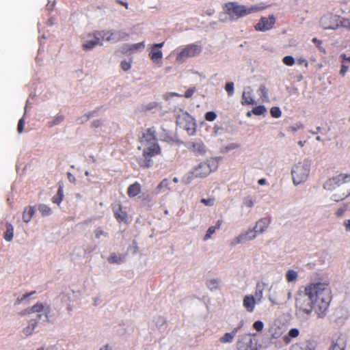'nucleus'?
<instances>
[{
	"mask_svg": "<svg viewBox=\"0 0 350 350\" xmlns=\"http://www.w3.org/2000/svg\"><path fill=\"white\" fill-rule=\"evenodd\" d=\"M94 235L97 239H105L109 237L108 232L104 230L100 227H98L95 229Z\"/></svg>",
	"mask_w": 350,
	"mask_h": 350,
	"instance_id": "nucleus-32",
	"label": "nucleus"
},
{
	"mask_svg": "<svg viewBox=\"0 0 350 350\" xmlns=\"http://www.w3.org/2000/svg\"><path fill=\"white\" fill-rule=\"evenodd\" d=\"M152 323L157 329H161L165 324V319L162 316L157 315L153 317Z\"/></svg>",
	"mask_w": 350,
	"mask_h": 350,
	"instance_id": "nucleus-29",
	"label": "nucleus"
},
{
	"mask_svg": "<svg viewBox=\"0 0 350 350\" xmlns=\"http://www.w3.org/2000/svg\"><path fill=\"white\" fill-rule=\"evenodd\" d=\"M238 148H239V145L238 144L232 143V144H230L226 146L224 148V149H225L226 152H228V151H230V150H235V149H237Z\"/></svg>",
	"mask_w": 350,
	"mask_h": 350,
	"instance_id": "nucleus-54",
	"label": "nucleus"
},
{
	"mask_svg": "<svg viewBox=\"0 0 350 350\" xmlns=\"http://www.w3.org/2000/svg\"><path fill=\"white\" fill-rule=\"evenodd\" d=\"M64 197V191L62 187H59L57 193L55 196H54L52 198V201L53 203L59 205L62 201L63 200Z\"/></svg>",
	"mask_w": 350,
	"mask_h": 350,
	"instance_id": "nucleus-33",
	"label": "nucleus"
},
{
	"mask_svg": "<svg viewBox=\"0 0 350 350\" xmlns=\"http://www.w3.org/2000/svg\"><path fill=\"white\" fill-rule=\"evenodd\" d=\"M331 301V291L325 282L313 283L300 289L295 297L297 314L308 318L314 310L319 317L325 315Z\"/></svg>",
	"mask_w": 350,
	"mask_h": 350,
	"instance_id": "nucleus-1",
	"label": "nucleus"
},
{
	"mask_svg": "<svg viewBox=\"0 0 350 350\" xmlns=\"http://www.w3.org/2000/svg\"><path fill=\"white\" fill-rule=\"evenodd\" d=\"M34 213H35V210L33 206H27L24 209V211L23 213V221L25 223H29L31 221Z\"/></svg>",
	"mask_w": 350,
	"mask_h": 350,
	"instance_id": "nucleus-23",
	"label": "nucleus"
},
{
	"mask_svg": "<svg viewBox=\"0 0 350 350\" xmlns=\"http://www.w3.org/2000/svg\"><path fill=\"white\" fill-rule=\"evenodd\" d=\"M138 149L142 150V157L139 158L138 163L143 167H148L150 165L151 158L160 152L157 140L155 137V129L152 127L147 130L140 140V146Z\"/></svg>",
	"mask_w": 350,
	"mask_h": 350,
	"instance_id": "nucleus-2",
	"label": "nucleus"
},
{
	"mask_svg": "<svg viewBox=\"0 0 350 350\" xmlns=\"http://www.w3.org/2000/svg\"><path fill=\"white\" fill-rule=\"evenodd\" d=\"M173 96H179V97H181L182 95L181 94H178L177 93H174V92H168V93H166L163 95V97L165 100H170Z\"/></svg>",
	"mask_w": 350,
	"mask_h": 350,
	"instance_id": "nucleus-55",
	"label": "nucleus"
},
{
	"mask_svg": "<svg viewBox=\"0 0 350 350\" xmlns=\"http://www.w3.org/2000/svg\"><path fill=\"white\" fill-rule=\"evenodd\" d=\"M237 350H258V340L250 334L239 336L237 344Z\"/></svg>",
	"mask_w": 350,
	"mask_h": 350,
	"instance_id": "nucleus-11",
	"label": "nucleus"
},
{
	"mask_svg": "<svg viewBox=\"0 0 350 350\" xmlns=\"http://www.w3.org/2000/svg\"><path fill=\"white\" fill-rule=\"evenodd\" d=\"M67 176H68V179L70 183H75L76 179H75V176L70 172L67 173Z\"/></svg>",
	"mask_w": 350,
	"mask_h": 350,
	"instance_id": "nucleus-61",
	"label": "nucleus"
},
{
	"mask_svg": "<svg viewBox=\"0 0 350 350\" xmlns=\"http://www.w3.org/2000/svg\"><path fill=\"white\" fill-rule=\"evenodd\" d=\"M258 95L262 98V102L269 101L268 92L264 85H261L258 90Z\"/></svg>",
	"mask_w": 350,
	"mask_h": 350,
	"instance_id": "nucleus-37",
	"label": "nucleus"
},
{
	"mask_svg": "<svg viewBox=\"0 0 350 350\" xmlns=\"http://www.w3.org/2000/svg\"><path fill=\"white\" fill-rule=\"evenodd\" d=\"M246 242H248V241L245 234L242 232L231 240L230 245L234 246L238 244L245 243Z\"/></svg>",
	"mask_w": 350,
	"mask_h": 350,
	"instance_id": "nucleus-30",
	"label": "nucleus"
},
{
	"mask_svg": "<svg viewBox=\"0 0 350 350\" xmlns=\"http://www.w3.org/2000/svg\"><path fill=\"white\" fill-rule=\"evenodd\" d=\"M195 88H191V89H189L187 90L185 93V96L186 98H190L192 96V95L193 94V93L195 92Z\"/></svg>",
	"mask_w": 350,
	"mask_h": 350,
	"instance_id": "nucleus-60",
	"label": "nucleus"
},
{
	"mask_svg": "<svg viewBox=\"0 0 350 350\" xmlns=\"http://www.w3.org/2000/svg\"><path fill=\"white\" fill-rule=\"evenodd\" d=\"M24 124L25 120L24 118H22L21 119L19 120L17 126V131L19 133H21L23 131Z\"/></svg>",
	"mask_w": 350,
	"mask_h": 350,
	"instance_id": "nucleus-56",
	"label": "nucleus"
},
{
	"mask_svg": "<svg viewBox=\"0 0 350 350\" xmlns=\"http://www.w3.org/2000/svg\"><path fill=\"white\" fill-rule=\"evenodd\" d=\"M255 100L252 97V90L250 87H246L243 90L241 98L242 105H253Z\"/></svg>",
	"mask_w": 350,
	"mask_h": 350,
	"instance_id": "nucleus-19",
	"label": "nucleus"
},
{
	"mask_svg": "<svg viewBox=\"0 0 350 350\" xmlns=\"http://www.w3.org/2000/svg\"><path fill=\"white\" fill-rule=\"evenodd\" d=\"M176 123L180 128L185 129L189 135H193L196 133V121L187 112L180 111L176 116Z\"/></svg>",
	"mask_w": 350,
	"mask_h": 350,
	"instance_id": "nucleus-9",
	"label": "nucleus"
},
{
	"mask_svg": "<svg viewBox=\"0 0 350 350\" xmlns=\"http://www.w3.org/2000/svg\"><path fill=\"white\" fill-rule=\"evenodd\" d=\"M103 42L97 36L96 32L89 33L86 37L83 39V48L85 50H91L96 46H101Z\"/></svg>",
	"mask_w": 350,
	"mask_h": 350,
	"instance_id": "nucleus-14",
	"label": "nucleus"
},
{
	"mask_svg": "<svg viewBox=\"0 0 350 350\" xmlns=\"http://www.w3.org/2000/svg\"><path fill=\"white\" fill-rule=\"evenodd\" d=\"M266 111L267 109L263 105L256 107L253 108L252 111V112L256 116L263 115Z\"/></svg>",
	"mask_w": 350,
	"mask_h": 350,
	"instance_id": "nucleus-40",
	"label": "nucleus"
},
{
	"mask_svg": "<svg viewBox=\"0 0 350 350\" xmlns=\"http://www.w3.org/2000/svg\"><path fill=\"white\" fill-rule=\"evenodd\" d=\"M312 165V161L308 159L299 161L295 164L291 169L293 183L298 185L307 180Z\"/></svg>",
	"mask_w": 350,
	"mask_h": 350,
	"instance_id": "nucleus-5",
	"label": "nucleus"
},
{
	"mask_svg": "<svg viewBox=\"0 0 350 350\" xmlns=\"http://www.w3.org/2000/svg\"><path fill=\"white\" fill-rule=\"evenodd\" d=\"M291 297L292 293L290 290L278 286H271L268 295V299L271 304L278 306L286 304Z\"/></svg>",
	"mask_w": 350,
	"mask_h": 350,
	"instance_id": "nucleus-6",
	"label": "nucleus"
},
{
	"mask_svg": "<svg viewBox=\"0 0 350 350\" xmlns=\"http://www.w3.org/2000/svg\"><path fill=\"white\" fill-rule=\"evenodd\" d=\"M113 213L116 218L119 221H123L125 220L126 217V214L124 211H123L120 207V206L117 205L113 207Z\"/></svg>",
	"mask_w": 350,
	"mask_h": 350,
	"instance_id": "nucleus-26",
	"label": "nucleus"
},
{
	"mask_svg": "<svg viewBox=\"0 0 350 350\" xmlns=\"http://www.w3.org/2000/svg\"><path fill=\"white\" fill-rule=\"evenodd\" d=\"M275 22V19L272 15L268 17H262L260 21L255 25V29L260 31H268L273 27Z\"/></svg>",
	"mask_w": 350,
	"mask_h": 350,
	"instance_id": "nucleus-15",
	"label": "nucleus"
},
{
	"mask_svg": "<svg viewBox=\"0 0 350 350\" xmlns=\"http://www.w3.org/2000/svg\"><path fill=\"white\" fill-rule=\"evenodd\" d=\"M282 62L284 64L289 66H293L295 63L294 58L292 56H285Z\"/></svg>",
	"mask_w": 350,
	"mask_h": 350,
	"instance_id": "nucleus-49",
	"label": "nucleus"
},
{
	"mask_svg": "<svg viewBox=\"0 0 350 350\" xmlns=\"http://www.w3.org/2000/svg\"><path fill=\"white\" fill-rule=\"evenodd\" d=\"M128 37L129 34L124 31H112L113 42L126 40Z\"/></svg>",
	"mask_w": 350,
	"mask_h": 350,
	"instance_id": "nucleus-28",
	"label": "nucleus"
},
{
	"mask_svg": "<svg viewBox=\"0 0 350 350\" xmlns=\"http://www.w3.org/2000/svg\"><path fill=\"white\" fill-rule=\"evenodd\" d=\"M193 151L202 152L204 151V146L202 143H196L192 146Z\"/></svg>",
	"mask_w": 350,
	"mask_h": 350,
	"instance_id": "nucleus-48",
	"label": "nucleus"
},
{
	"mask_svg": "<svg viewBox=\"0 0 350 350\" xmlns=\"http://www.w3.org/2000/svg\"><path fill=\"white\" fill-rule=\"evenodd\" d=\"M288 334L292 338H297L299 334V331L298 329L297 328H292L288 332Z\"/></svg>",
	"mask_w": 350,
	"mask_h": 350,
	"instance_id": "nucleus-53",
	"label": "nucleus"
},
{
	"mask_svg": "<svg viewBox=\"0 0 350 350\" xmlns=\"http://www.w3.org/2000/svg\"><path fill=\"white\" fill-rule=\"evenodd\" d=\"M264 327V324L262 321H256L253 324V327L255 329L257 332H260L262 330Z\"/></svg>",
	"mask_w": 350,
	"mask_h": 350,
	"instance_id": "nucleus-52",
	"label": "nucleus"
},
{
	"mask_svg": "<svg viewBox=\"0 0 350 350\" xmlns=\"http://www.w3.org/2000/svg\"><path fill=\"white\" fill-rule=\"evenodd\" d=\"M51 308L48 305L38 303L31 308L26 309L19 313L21 316H31L38 321L40 320H48Z\"/></svg>",
	"mask_w": 350,
	"mask_h": 350,
	"instance_id": "nucleus-7",
	"label": "nucleus"
},
{
	"mask_svg": "<svg viewBox=\"0 0 350 350\" xmlns=\"http://www.w3.org/2000/svg\"><path fill=\"white\" fill-rule=\"evenodd\" d=\"M292 338L287 334V335H285L283 336L282 340L284 342L285 344L288 345L291 342Z\"/></svg>",
	"mask_w": 350,
	"mask_h": 350,
	"instance_id": "nucleus-62",
	"label": "nucleus"
},
{
	"mask_svg": "<svg viewBox=\"0 0 350 350\" xmlns=\"http://www.w3.org/2000/svg\"><path fill=\"white\" fill-rule=\"evenodd\" d=\"M212 171L211 165L208 163H201L195 167L191 172L185 176L184 181L186 184L191 182L193 177L202 178L206 176Z\"/></svg>",
	"mask_w": 350,
	"mask_h": 350,
	"instance_id": "nucleus-10",
	"label": "nucleus"
},
{
	"mask_svg": "<svg viewBox=\"0 0 350 350\" xmlns=\"http://www.w3.org/2000/svg\"><path fill=\"white\" fill-rule=\"evenodd\" d=\"M149 56L154 63L158 64L159 66H161V59L163 57V53L161 51L157 48H154V46H152Z\"/></svg>",
	"mask_w": 350,
	"mask_h": 350,
	"instance_id": "nucleus-21",
	"label": "nucleus"
},
{
	"mask_svg": "<svg viewBox=\"0 0 350 350\" xmlns=\"http://www.w3.org/2000/svg\"><path fill=\"white\" fill-rule=\"evenodd\" d=\"M108 261L113 264H120L123 261V257L120 255L112 254L108 258Z\"/></svg>",
	"mask_w": 350,
	"mask_h": 350,
	"instance_id": "nucleus-38",
	"label": "nucleus"
},
{
	"mask_svg": "<svg viewBox=\"0 0 350 350\" xmlns=\"http://www.w3.org/2000/svg\"><path fill=\"white\" fill-rule=\"evenodd\" d=\"M248 241L254 239L258 234L254 231V228H250L247 231L243 232Z\"/></svg>",
	"mask_w": 350,
	"mask_h": 350,
	"instance_id": "nucleus-39",
	"label": "nucleus"
},
{
	"mask_svg": "<svg viewBox=\"0 0 350 350\" xmlns=\"http://www.w3.org/2000/svg\"><path fill=\"white\" fill-rule=\"evenodd\" d=\"M349 182L350 174H340L326 180L323 184V189L332 191L340 187L338 191L333 193L330 197V199L334 202H340L345 200L348 196H350V188L346 189L345 187H341L342 185L347 184Z\"/></svg>",
	"mask_w": 350,
	"mask_h": 350,
	"instance_id": "nucleus-3",
	"label": "nucleus"
},
{
	"mask_svg": "<svg viewBox=\"0 0 350 350\" xmlns=\"http://www.w3.org/2000/svg\"><path fill=\"white\" fill-rule=\"evenodd\" d=\"M201 202L205 206H213L215 203V199L214 198H202Z\"/></svg>",
	"mask_w": 350,
	"mask_h": 350,
	"instance_id": "nucleus-44",
	"label": "nucleus"
},
{
	"mask_svg": "<svg viewBox=\"0 0 350 350\" xmlns=\"http://www.w3.org/2000/svg\"><path fill=\"white\" fill-rule=\"evenodd\" d=\"M344 226H345L346 230L350 231V219L345 220L344 221Z\"/></svg>",
	"mask_w": 350,
	"mask_h": 350,
	"instance_id": "nucleus-63",
	"label": "nucleus"
},
{
	"mask_svg": "<svg viewBox=\"0 0 350 350\" xmlns=\"http://www.w3.org/2000/svg\"><path fill=\"white\" fill-rule=\"evenodd\" d=\"M14 236V228L11 224L8 223L6 224V231L4 234V239L7 241H11Z\"/></svg>",
	"mask_w": 350,
	"mask_h": 350,
	"instance_id": "nucleus-31",
	"label": "nucleus"
},
{
	"mask_svg": "<svg viewBox=\"0 0 350 350\" xmlns=\"http://www.w3.org/2000/svg\"><path fill=\"white\" fill-rule=\"evenodd\" d=\"M339 27L350 29V19L340 18L339 17Z\"/></svg>",
	"mask_w": 350,
	"mask_h": 350,
	"instance_id": "nucleus-42",
	"label": "nucleus"
},
{
	"mask_svg": "<svg viewBox=\"0 0 350 350\" xmlns=\"http://www.w3.org/2000/svg\"><path fill=\"white\" fill-rule=\"evenodd\" d=\"M238 329L239 328L236 327L231 332L226 333L221 338H220L219 341L221 343L232 342L237 333Z\"/></svg>",
	"mask_w": 350,
	"mask_h": 350,
	"instance_id": "nucleus-22",
	"label": "nucleus"
},
{
	"mask_svg": "<svg viewBox=\"0 0 350 350\" xmlns=\"http://www.w3.org/2000/svg\"><path fill=\"white\" fill-rule=\"evenodd\" d=\"M90 115L85 114L77 120L79 124H83L88 120Z\"/></svg>",
	"mask_w": 350,
	"mask_h": 350,
	"instance_id": "nucleus-59",
	"label": "nucleus"
},
{
	"mask_svg": "<svg viewBox=\"0 0 350 350\" xmlns=\"http://www.w3.org/2000/svg\"><path fill=\"white\" fill-rule=\"evenodd\" d=\"M132 60H123L120 64L122 69L124 71H128L131 68Z\"/></svg>",
	"mask_w": 350,
	"mask_h": 350,
	"instance_id": "nucleus-43",
	"label": "nucleus"
},
{
	"mask_svg": "<svg viewBox=\"0 0 350 350\" xmlns=\"http://www.w3.org/2000/svg\"><path fill=\"white\" fill-rule=\"evenodd\" d=\"M297 276L298 274L297 271L293 269H289L286 273V280L288 282H295L297 278Z\"/></svg>",
	"mask_w": 350,
	"mask_h": 350,
	"instance_id": "nucleus-34",
	"label": "nucleus"
},
{
	"mask_svg": "<svg viewBox=\"0 0 350 350\" xmlns=\"http://www.w3.org/2000/svg\"><path fill=\"white\" fill-rule=\"evenodd\" d=\"M340 57L343 59V60H345V61H347L349 62H350V56L349 57H347L346 55L345 54H341L340 55Z\"/></svg>",
	"mask_w": 350,
	"mask_h": 350,
	"instance_id": "nucleus-64",
	"label": "nucleus"
},
{
	"mask_svg": "<svg viewBox=\"0 0 350 350\" xmlns=\"http://www.w3.org/2000/svg\"><path fill=\"white\" fill-rule=\"evenodd\" d=\"M226 12L231 21H234L239 18L245 16L248 14L258 12L266 8L262 3L247 7L240 5L237 2H229L226 4Z\"/></svg>",
	"mask_w": 350,
	"mask_h": 350,
	"instance_id": "nucleus-4",
	"label": "nucleus"
},
{
	"mask_svg": "<svg viewBox=\"0 0 350 350\" xmlns=\"http://www.w3.org/2000/svg\"><path fill=\"white\" fill-rule=\"evenodd\" d=\"M64 116L62 115H57L51 121L48 122L49 127H53L55 125L60 124L64 120Z\"/></svg>",
	"mask_w": 350,
	"mask_h": 350,
	"instance_id": "nucleus-36",
	"label": "nucleus"
},
{
	"mask_svg": "<svg viewBox=\"0 0 350 350\" xmlns=\"http://www.w3.org/2000/svg\"><path fill=\"white\" fill-rule=\"evenodd\" d=\"M258 303L253 295H245L243 300V306L249 312H252L254 310L256 304Z\"/></svg>",
	"mask_w": 350,
	"mask_h": 350,
	"instance_id": "nucleus-20",
	"label": "nucleus"
},
{
	"mask_svg": "<svg viewBox=\"0 0 350 350\" xmlns=\"http://www.w3.org/2000/svg\"><path fill=\"white\" fill-rule=\"evenodd\" d=\"M216 118H217V115L213 111H208V112L206 113V114H205V119L207 121H210V122L214 121L216 119Z\"/></svg>",
	"mask_w": 350,
	"mask_h": 350,
	"instance_id": "nucleus-51",
	"label": "nucleus"
},
{
	"mask_svg": "<svg viewBox=\"0 0 350 350\" xmlns=\"http://www.w3.org/2000/svg\"><path fill=\"white\" fill-rule=\"evenodd\" d=\"M145 46L144 42H141L133 44H124L122 46L120 51L125 54H134L139 51H142Z\"/></svg>",
	"mask_w": 350,
	"mask_h": 350,
	"instance_id": "nucleus-16",
	"label": "nucleus"
},
{
	"mask_svg": "<svg viewBox=\"0 0 350 350\" xmlns=\"http://www.w3.org/2000/svg\"><path fill=\"white\" fill-rule=\"evenodd\" d=\"M270 113L273 118H278L281 116L282 112L279 107H273L270 109Z\"/></svg>",
	"mask_w": 350,
	"mask_h": 350,
	"instance_id": "nucleus-41",
	"label": "nucleus"
},
{
	"mask_svg": "<svg viewBox=\"0 0 350 350\" xmlns=\"http://www.w3.org/2000/svg\"><path fill=\"white\" fill-rule=\"evenodd\" d=\"M25 317H26L27 325L23 329V333L27 336L33 334L38 321L31 316Z\"/></svg>",
	"mask_w": 350,
	"mask_h": 350,
	"instance_id": "nucleus-18",
	"label": "nucleus"
},
{
	"mask_svg": "<svg viewBox=\"0 0 350 350\" xmlns=\"http://www.w3.org/2000/svg\"><path fill=\"white\" fill-rule=\"evenodd\" d=\"M348 69H349V66L346 65L345 63L343 62L342 64L341 69L340 70V74L342 76H345V75L347 72V71L348 70Z\"/></svg>",
	"mask_w": 350,
	"mask_h": 350,
	"instance_id": "nucleus-58",
	"label": "nucleus"
},
{
	"mask_svg": "<svg viewBox=\"0 0 350 350\" xmlns=\"http://www.w3.org/2000/svg\"><path fill=\"white\" fill-rule=\"evenodd\" d=\"M262 297H263V292H262V289L261 288H258L257 287V289H256V294H255V299L256 301L258 302V303H260L262 299Z\"/></svg>",
	"mask_w": 350,
	"mask_h": 350,
	"instance_id": "nucleus-50",
	"label": "nucleus"
},
{
	"mask_svg": "<svg viewBox=\"0 0 350 350\" xmlns=\"http://www.w3.org/2000/svg\"><path fill=\"white\" fill-rule=\"evenodd\" d=\"M97 36L99 38L100 40L103 42V40L107 41H112V31H96Z\"/></svg>",
	"mask_w": 350,
	"mask_h": 350,
	"instance_id": "nucleus-27",
	"label": "nucleus"
},
{
	"mask_svg": "<svg viewBox=\"0 0 350 350\" xmlns=\"http://www.w3.org/2000/svg\"><path fill=\"white\" fill-rule=\"evenodd\" d=\"M347 336L343 333H336L332 336L328 350H345Z\"/></svg>",
	"mask_w": 350,
	"mask_h": 350,
	"instance_id": "nucleus-12",
	"label": "nucleus"
},
{
	"mask_svg": "<svg viewBox=\"0 0 350 350\" xmlns=\"http://www.w3.org/2000/svg\"><path fill=\"white\" fill-rule=\"evenodd\" d=\"M38 209L42 216H49L52 214L51 208L46 204H42L38 205Z\"/></svg>",
	"mask_w": 350,
	"mask_h": 350,
	"instance_id": "nucleus-35",
	"label": "nucleus"
},
{
	"mask_svg": "<svg viewBox=\"0 0 350 350\" xmlns=\"http://www.w3.org/2000/svg\"><path fill=\"white\" fill-rule=\"evenodd\" d=\"M202 46L198 43H191L184 46L176 54V60L178 63L185 62L188 58L194 57L200 55Z\"/></svg>",
	"mask_w": 350,
	"mask_h": 350,
	"instance_id": "nucleus-8",
	"label": "nucleus"
},
{
	"mask_svg": "<svg viewBox=\"0 0 350 350\" xmlns=\"http://www.w3.org/2000/svg\"><path fill=\"white\" fill-rule=\"evenodd\" d=\"M225 90L228 96H231L234 93V84L232 82L227 83L225 85Z\"/></svg>",
	"mask_w": 350,
	"mask_h": 350,
	"instance_id": "nucleus-46",
	"label": "nucleus"
},
{
	"mask_svg": "<svg viewBox=\"0 0 350 350\" xmlns=\"http://www.w3.org/2000/svg\"><path fill=\"white\" fill-rule=\"evenodd\" d=\"M254 206V202L250 198H246L244 199L242 207H246L247 208H251Z\"/></svg>",
	"mask_w": 350,
	"mask_h": 350,
	"instance_id": "nucleus-47",
	"label": "nucleus"
},
{
	"mask_svg": "<svg viewBox=\"0 0 350 350\" xmlns=\"http://www.w3.org/2000/svg\"><path fill=\"white\" fill-rule=\"evenodd\" d=\"M302 125L301 124H297L295 126H289L288 128V131L289 133H295V132L297 131L298 129H299L300 128H301Z\"/></svg>",
	"mask_w": 350,
	"mask_h": 350,
	"instance_id": "nucleus-57",
	"label": "nucleus"
},
{
	"mask_svg": "<svg viewBox=\"0 0 350 350\" xmlns=\"http://www.w3.org/2000/svg\"><path fill=\"white\" fill-rule=\"evenodd\" d=\"M141 191V186L138 183H135L128 188L127 193L129 197H135Z\"/></svg>",
	"mask_w": 350,
	"mask_h": 350,
	"instance_id": "nucleus-24",
	"label": "nucleus"
},
{
	"mask_svg": "<svg viewBox=\"0 0 350 350\" xmlns=\"http://www.w3.org/2000/svg\"><path fill=\"white\" fill-rule=\"evenodd\" d=\"M320 23L325 29H336L339 27V16L328 14L321 18Z\"/></svg>",
	"mask_w": 350,
	"mask_h": 350,
	"instance_id": "nucleus-13",
	"label": "nucleus"
},
{
	"mask_svg": "<svg viewBox=\"0 0 350 350\" xmlns=\"http://www.w3.org/2000/svg\"><path fill=\"white\" fill-rule=\"evenodd\" d=\"M216 227L211 226L207 230L204 235V240L207 241L211 238V236L215 232Z\"/></svg>",
	"mask_w": 350,
	"mask_h": 350,
	"instance_id": "nucleus-45",
	"label": "nucleus"
},
{
	"mask_svg": "<svg viewBox=\"0 0 350 350\" xmlns=\"http://www.w3.org/2000/svg\"><path fill=\"white\" fill-rule=\"evenodd\" d=\"M271 222V219L269 217L261 218L256 222L253 228L258 235L262 234L268 229Z\"/></svg>",
	"mask_w": 350,
	"mask_h": 350,
	"instance_id": "nucleus-17",
	"label": "nucleus"
},
{
	"mask_svg": "<svg viewBox=\"0 0 350 350\" xmlns=\"http://www.w3.org/2000/svg\"><path fill=\"white\" fill-rule=\"evenodd\" d=\"M169 185H170L169 180L167 179H163L159 184V185L156 187V189L154 191V193L159 194L161 192H164L165 191L170 190Z\"/></svg>",
	"mask_w": 350,
	"mask_h": 350,
	"instance_id": "nucleus-25",
	"label": "nucleus"
}]
</instances>
